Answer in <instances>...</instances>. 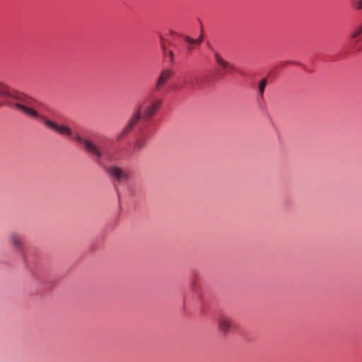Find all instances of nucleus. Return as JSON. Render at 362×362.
Returning <instances> with one entry per match:
<instances>
[{"mask_svg":"<svg viewBox=\"0 0 362 362\" xmlns=\"http://www.w3.org/2000/svg\"><path fill=\"white\" fill-rule=\"evenodd\" d=\"M160 105V100L154 99L146 100L139 104L125 126L117 134L116 141H119L124 139L138 124L134 148L136 151L144 148L153 134L148 127V121L155 115Z\"/></svg>","mask_w":362,"mask_h":362,"instance_id":"f257e3e1","label":"nucleus"},{"mask_svg":"<svg viewBox=\"0 0 362 362\" xmlns=\"http://www.w3.org/2000/svg\"><path fill=\"white\" fill-rule=\"evenodd\" d=\"M74 139L83 145L86 151L93 156L98 164L105 166V163H111L118 160L116 149L105 137H98L95 140L83 137L78 134Z\"/></svg>","mask_w":362,"mask_h":362,"instance_id":"f03ea898","label":"nucleus"},{"mask_svg":"<svg viewBox=\"0 0 362 362\" xmlns=\"http://www.w3.org/2000/svg\"><path fill=\"white\" fill-rule=\"evenodd\" d=\"M9 95L6 96V100L0 103V106L14 107L33 118H40L41 116L35 110L37 104L35 100L23 93L11 90H9Z\"/></svg>","mask_w":362,"mask_h":362,"instance_id":"7ed1b4c3","label":"nucleus"},{"mask_svg":"<svg viewBox=\"0 0 362 362\" xmlns=\"http://www.w3.org/2000/svg\"><path fill=\"white\" fill-rule=\"evenodd\" d=\"M180 88L188 92H197L210 85L208 74L199 75L193 72L185 74L180 79Z\"/></svg>","mask_w":362,"mask_h":362,"instance_id":"20e7f679","label":"nucleus"},{"mask_svg":"<svg viewBox=\"0 0 362 362\" xmlns=\"http://www.w3.org/2000/svg\"><path fill=\"white\" fill-rule=\"evenodd\" d=\"M106 172L118 182H124L130 177V173L127 170L116 165H110L105 168Z\"/></svg>","mask_w":362,"mask_h":362,"instance_id":"39448f33","label":"nucleus"},{"mask_svg":"<svg viewBox=\"0 0 362 362\" xmlns=\"http://www.w3.org/2000/svg\"><path fill=\"white\" fill-rule=\"evenodd\" d=\"M40 119L44 122V124L46 125L47 127L49 129L58 132L61 134H64L66 136H71L72 132L69 127L65 125H60L59 126L55 122L45 118L44 117H40Z\"/></svg>","mask_w":362,"mask_h":362,"instance_id":"423d86ee","label":"nucleus"},{"mask_svg":"<svg viewBox=\"0 0 362 362\" xmlns=\"http://www.w3.org/2000/svg\"><path fill=\"white\" fill-rule=\"evenodd\" d=\"M209 49L213 52L214 57L216 63L220 66L221 69L222 74H227L233 71V66L231 65L229 62L225 60L222 56L218 52L215 50L211 47H209Z\"/></svg>","mask_w":362,"mask_h":362,"instance_id":"0eeeda50","label":"nucleus"},{"mask_svg":"<svg viewBox=\"0 0 362 362\" xmlns=\"http://www.w3.org/2000/svg\"><path fill=\"white\" fill-rule=\"evenodd\" d=\"M218 329L226 334L233 328V319L226 315H220L217 318Z\"/></svg>","mask_w":362,"mask_h":362,"instance_id":"6e6552de","label":"nucleus"},{"mask_svg":"<svg viewBox=\"0 0 362 362\" xmlns=\"http://www.w3.org/2000/svg\"><path fill=\"white\" fill-rule=\"evenodd\" d=\"M8 240L16 252L22 253L24 245V235L23 234L11 232L8 235Z\"/></svg>","mask_w":362,"mask_h":362,"instance_id":"1a4fd4ad","label":"nucleus"},{"mask_svg":"<svg viewBox=\"0 0 362 362\" xmlns=\"http://www.w3.org/2000/svg\"><path fill=\"white\" fill-rule=\"evenodd\" d=\"M174 73L171 69H163L156 81V86H155V90L157 92H159L163 88L164 84L173 77Z\"/></svg>","mask_w":362,"mask_h":362,"instance_id":"9d476101","label":"nucleus"},{"mask_svg":"<svg viewBox=\"0 0 362 362\" xmlns=\"http://www.w3.org/2000/svg\"><path fill=\"white\" fill-rule=\"evenodd\" d=\"M351 39L354 40L357 49L362 48V23L356 28L351 35Z\"/></svg>","mask_w":362,"mask_h":362,"instance_id":"9b49d317","label":"nucleus"},{"mask_svg":"<svg viewBox=\"0 0 362 362\" xmlns=\"http://www.w3.org/2000/svg\"><path fill=\"white\" fill-rule=\"evenodd\" d=\"M163 53L165 56L169 57L170 64H173L175 61L174 54L172 50H168L163 44H161Z\"/></svg>","mask_w":362,"mask_h":362,"instance_id":"f8f14e48","label":"nucleus"},{"mask_svg":"<svg viewBox=\"0 0 362 362\" xmlns=\"http://www.w3.org/2000/svg\"><path fill=\"white\" fill-rule=\"evenodd\" d=\"M267 84V78H263L259 82V87H258L259 95L260 96H262V97L263 96V94H264V89H265V87H266Z\"/></svg>","mask_w":362,"mask_h":362,"instance_id":"ddd939ff","label":"nucleus"},{"mask_svg":"<svg viewBox=\"0 0 362 362\" xmlns=\"http://www.w3.org/2000/svg\"><path fill=\"white\" fill-rule=\"evenodd\" d=\"M9 95V89L5 87L2 83H0V96L6 98Z\"/></svg>","mask_w":362,"mask_h":362,"instance_id":"4468645a","label":"nucleus"},{"mask_svg":"<svg viewBox=\"0 0 362 362\" xmlns=\"http://www.w3.org/2000/svg\"><path fill=\"white\" fill-rule=\"evenodd\" d=\"M351 4L356 10H362V0H354L351 2Z\"/></svg>","mask_w":362,"mask_h":362,"instance_id":"2eb2a0df","label":"nucleus"},{"mask_svg":"<svg viewBox=\"0 0 362 362\" xmlns=\"http://www.w3.org/2000/svg\"><path fill=\"white\" fill-rule=\"evenodd\" d=\"M185 41H186L187 42L190 43V44H194V42H195L194 39H192V38H190V37H188V36H186V37H185Z\"/></svg>","mask_w":362,"mask_h":362,"instance_id":"dca6fc26","label":"nucleus"},{"mask_svg":"<svg viewBox=\"0 0 362 362\" xmlns=\"http://www.w3.org/2000/svg\"><path fill=\"white\" fill-rule=\"evenodd\" d=\"M194 44L199 45L202 41V37H200L199 38L194 40Z\"/></svg>","mask_w":362,"mask_h":362,"instance_id":"f3484780","label":"nucleus"}]
</instances>
